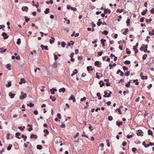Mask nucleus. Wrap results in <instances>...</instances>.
Instances as JSON below:
<instances>
[{
    "label": "nucleus",
    "instance_id": "nucleus-21",
    "mask_svg": "<svg viewBox=\"0 0 154 154\" xmlns=\"http://www.w3.org/2000/svg\"><path fill=\"white\" fill-rule=\"evenodd\" d=\"M147 11V10L146 9L145 10L141 12L142 15H144L146 13Z\"/></svg>",
    "mask_w": 154,
    "mask_h": 154
},
{
    "label": "nucleus",
    "instance_id": "nucleus-30",
    "mask_svg": "<svg viewBox=\"0 0 154 154\" xmlns=\"http://www.w3.org/2000/svg\"><path fill=\"white\" fill-rule=\"evenodd\" d=\"M49 12V8H46L45 11V14H48Z\"/></svg>",
    "mask_w": 154,
    "mask_h": 154
},
{
    "label": "nucleus",
    "instance_id": "nucleus-41",
    "mask_svg": "<svg viewBox=\"0 0 154 154\" xmlns=\"http://www.w3.org/2000/svg\"><path fill=\"white\" fill-rule=\"evenodd\" d=\"M53 1L52 0H50L49 2H46V3L48 4H49V3H50L51 4H52L53 3Z\"/></svg>",
    "mask_w": 154,
    "mask_h": 154
},
{
    "label": "nucleus",
    "instance_id": "nucleus-48",
    "mask_svg": "<svg viewBox=\"0 0 154 154\" xmlns=\"http://www.w3.org/2000/svg\"><path fill=\"white\" fill-rule=\"evenodd\" d=\"M104 93L105 94L103 95V97H107V92L106 91H104Z\"/></svg>",
    "mask_w": 154,
    "mask_h": 154
},
{
    "label": "nucleus",
    "instance_id": "nucleus-1",
    "mask_svg": "<svg viewBox=\"0 0 154 154\" xmlns=\"http://www.w3.org/2000/svg\"><path fill=\"white\" fill-rule=\"evenodd\" d=\"M68 99L69 100H72L74 102H75L76 101V99L75 98L74 96L73 95H71Z\"/></svg>",
    "mask_w": 154,
    "mask_h": 154
},
{
    "label": "nucleus",
    "instance_id": "nucleus-26",
    "mask_svg": "<svg viewBox=\"0 0 154 154\" xmlns=\"http://www.w3.org/2000/svg\"><path fill=\"white\" fill-rule=\"evenodd\" d=\"M11 65L10 64H8L7 65L6 67L9 70H11Z\"/></svg>",
    "mask_w": 154,
    "mask_h": 154
},
{
    "label": "nucleus",
    "instance_id": "nucleus-14",
    "mask_svg": "<svg viewBox=\"0 0 154 154\" xmlns=\"http://www.w3.org/2000/svg\"><path fill=\"white\" fill-rule=\"evenodd\" d=\"M50 98L51 100L53 101H54L56 100V98L54 96H50Z\"/></svg>",
    "mask_w": 154,
    "mask_h": 154
},
{
    "label": "nucleus",
    "instance_id": "nucleus-23",
    "mask_svg": "<svg viewBox=\"0 0 154 154\" xmlns=\"http://www.w3.org/2000/svg\"><path fill=\"white\" fill-rule=\"evenodd\" d=\"M148 134L149 135H153V133L151 130L150 129L148 130Z\"/></svg>",
    "mask_w": 154,
    "mask_h": 154
},
{
    "label": "nucleus",
    "instance_id": "nucleus-12",
    "mask_svg": "<svg viewBox=\"0 0 154 154\" xmlns=\"http://www.w3.org/2000/svg\"><path fill=\"white\" fill-rule=\"evenodd\" d=\"M99 84L100 85V86L101 87H102L105 85L104 83L103 82V81H100L99 83Z\"/></svg>",
    "mask_w": 154,
    "mask_h": 154
},
{
    "label": "nucleus",
    "instance_id": "nucleus-52",
    "mask_svg": "<svg viewBox=\"0 0 154 154\" xmlns=\"http://www.w3.org/2000/svg\"><path fill=\"white\" fill-rule=\"evenodd\" d=\"M108 120L110 121H111L113 119V118L112 116H110L108 117Z\"/></svg>",
    "mask_w": 154,
    "mask_h": 154
},
{
    "label": "nucleus",
    "instance_id": "nucleus-60",
    "mask_svg": "<svg viewBox=\"0 0 154 154\" xmlns=\"http://www.w3.org/2000/svg\"><path fill=\"white\" fill-rule=\"evenodd\" d=\"M123 68L124 70H128V68L125 66H123Z\"/></svg>",
    "mask_w": 154,
    "mask_h": 154
},
{
    "label": "nucleus",
    "instance_id": "nucleus-25",
    "mask_svg": "<svg viewBox=\"0 0 154 154\" xmlns=\"http://www.w3.org/2000/svg\"><path fill=\"white\" fill-rule=\"evenodd\" d=\"M107 12L110 13H111V10L110 9H107L105 10L104 12V13L105 14H106Z\"/></svg>",
    "mask_w": 154,
    "mask_h": 154
},
{
    "label": "nucleus",
    "instance_id": "nucleus-11",
    "mask_svg": "<svg viewBox=\"0 0 154 154\" xmlns=\"http://www.w3.org/2000/svg\"><path fill=\"white\" fill-rule=\"evenodd\" d=\"M54 38L53 37H51L50 39L49 42L51 44L54 42Z\"/></svg>",
    "mask_w": 154,
    "mask_h": 154
},
{
    "label": "nucleus",
    "instance_id": "nucleus-40",
    "mask_svg": "<svg viewBox=\"0 0 154 154\" xmlns=\"http://www.w3.org/2000/svg\"><path fill=\"white\" fill-rule=\"evenodd\" d=\"M147 54H144L142 57L143 59V60H145L146 59V58L147 57Z\"/></svg>",
    "mask_w": 154,
    "mask_h": 154
},
{
    "label": "nucleus",
    "instance_id": "nucleus-43",
    "mask_svg": "<svg viewBox=\"0 0 154 154\" xmlns=\"http://www.w3.org/2000/svg\"><path fill=\"white\" fill-rule=\"evenodd\" d=\"M85 133L84 132H83V134L82 135V137H86L88 138V136L85 134Z\"/></svg>",
    "mask_w": 154,
    "mask_h": 154
},
{
    "label": "nucleus",
    "instance_id": "nucleus-4",
    "mask_svg": "<svg viewBox=\"0 0 154 154\" xmlns=\"http://www.w3.org/2000/svg\"><path fill=\"white\" fill-rule=\"evenodd\" d=\"M70 42L71 43L69 42H68L67 46H66L67 48H68L71 45H72L74 44V42L72 41H70Z\"/></svg>",
    "mask_w": 154,
    "mask_h": 154
},
{
    "label": "nucleus",
    "instance_id": "nucleus-19",
    "mask_svg": "<svg viewBox=\"0 0 154 154\" xmlns=\"http://www.w3.org/2000/svg\"><path fill=\"white\" fill-rule=\"evenodd\" d=\"M94 64L95 66H96L98 67H99L100 63L98 61H95L94 63Z\"/></svg>",
    "mask_w": 154,
    "mask_h": 154
},
{
    "label": "nucleus",
    "instance_id": "nucleus-33",
    "mask_svg": "<svg viewBox=\"0 0 154 154\" xmlns=\"http://www.w3.org/2000/svg\"><path fill=\"white\" fill-rule=\"evenodd\" d=\"M12 146V144H10L7 148V149L8 150H10L11 149Z\"/></svg>",
    "mask_w": 154,
    "mask_h": 154
},
{
    "label": "nucleus",
    "instance_id": "nucleus-34",
    "mask_svg": "<svg viewBox=\"0 0 154 154\" xmlns=\"http://www.w3.org/2000/svg\"><path fill=\"white\" fill-rule=\"evenodd\" d=\"M138 43H136V45H135L134 46V47H133V49L134 50H136V49H137V47L138 46Z\"/></svg>",
    "mask_w": 154,
    "mask_h": 154
},
{
    "label": "nucleus",
    "instance_id": "nucleus-59",
    "mask_svg": "<svg viewBox=\"0 0 154 154\" xmlns=\"http://www.w3.org/2000/svg\"><path fill=\"white\" fill-rule=\"evenodd\" d=\"M128 31V29H125V31L123 32V34L124 35H126V32Z\"/></svg>",
    "mask_w": 154,
    "mask_h": 154
},
{
    "label": "nucleus",
    "instance_id": "nucleus-53",
    "mask_svg": "<svg viewBox=\"0 0 154 154\" xmlns=\"http://www.w3.org/2000/svg\"><path fill=\"white\" fill-rule=\"evenodd\" d=\"M116 110L117 111L119 112L120 114H122V112L121 111L120 109H116Z\"/></svg>",
    "mask_w": 154,
    "mask_h": 154
},
{
    "label": "nucleus",
    "instance_id": "nucleus-56",
    "mask_svg": "<svg viewBox=\"0 0 154 154\" xmlns=\"http://www.w3.org/2000/svg\"><path fill=\"white\" fill-rule=\"evenodd\" d=\"M57 116L59 118V119H60L61 117L60 116V113H58L57 115Z\"/></svg>",
    "mask_w": 154,
    "mask_h": 154
},
{
    "label": "nucleus",
    "instance_id": "nucleus-22",
    "mask_svg": "<svg viewBox=\"0 0 154 154\" xmlns=\"http://www.w3.org/2000/svg\"><path fill=\"white\" fill-rule=\"evenodd\" d=\"M27 106H29L30 107H32L34 106V104L32 103H29V104H27Z\"/></svg>",
    "mask_w": 154,
    "mask_h": 154
},
{
    "label": "nucleus",
    "instance_id": "nucleus-31",
    "mask_svg": "<svg viewBox=\"0 0 154 154\" xmlns=\"http://www.w3.org/2000/svg\"><path fill=\"white\" fill-rule=\"evenodd\" d=\"M22 137L24 139V140L25 141L27 139V137L26 136L24 135L23 134L22 135Z\"/></svg>",
    "mask_w": 154,
    "mask_h": 154
},
{
    "label": "nucleus",
    "instance_id": "nucleus-55",
    "mask_svg": "<svg viewBox=\"0 0 154 154\" xmlns=\"http://www.w3.org/2000/svg\"><path fill=\"white\" fill-rule=\"evenodd\" d=\"M39 6V4L38 2H36V4L34 5V6H35L37 8Z\"/></svg>",
    "mask_w": 154,
    "mask_h": 154
},
{
    "label": "nucleus",
    "instance_id": "nucleus-58",
    "mask_svg": "<svg viewBox=\"0 0 154 154\" xmlns=\"http://www.w3.org/2000/svg\"><path fill=\"white\" fill-rule=\"evenodd\" d=\"M133 136V135L132 134H131L130 135H128L127 136V137L128 138H130Z\"/></svg>",
    "mask_w": 154,
    "mask_h": 154
},
{
    "label": "nucleus",
    "instance_id": "nucleus-64",
    "mask_svg": "<svg viewBox=\"0 0 154 154\" xmlns=\"http://www.w3.org/2000/svg\"><path fill=\"white\" fill-rule=\"evenodd\" d=\"M151 12L152 14L154 13V8H152L151 10Z\"/></svg>",
    "mask_w": 154,
    "mask_h": 154
},
{
    "label": "nucleus",
    "instance_id": "nucleus-44",
    "mask_svg": "<svg viewBox=\"0 0 154 154\" xmlns=\"http://www.w3.org/2000/svg\"><path fill=\"white\" fill-rule=\"evenodd\" d=\"M123 11V10L122 9H119L117 10L116 12L117 13L119 12H122Z\"/></svg>",
    "mask_w": 154,
    "mask_h": 154
},
{
    "label": "nucleus",
    "instance_id": "nucleus-32",
    "mask_svg": "<svg viewBox=\"0 0 154 154\" xmlns=\"http://www.w3.org/2000/svg\"><path fill=\"white\" fill-rule=\"evenodd\" d=\"M21 43L20 39V38H19L17 39V45H19Z\"/></svg>",
    "mask_w": 154,
    "mask_h": 154
},
{
    "label": "nucleus",
    "instance_id": "nucleus-50",
    "mask_svg": "<svg viewBox=\"0 0 154 154\" xmlns=\"http://www.w3.org/2000/svg\"><path fill=\"white\" fill-rule=\"evenodd\" d=\"M152 20V19L151 18L149 19V20H148L147 19H146V21L147 23H149Z\"/></svg>",
    "mask_w": 154,
    "mask_h": 154
},
{
    "label": "nucleus",
    "instance_id": "nucleus-49",
    "mask_svg": "<svg viewBox=\"0 0 154 154\" xmlns=\"http://www.w3.org/2000/svg\"><path fill=\"white\" fill-rule=\"evenodd\" d=\"M103 53V51H101L100 52H98V55L97 56L98 57V56H101L102 55Z\"/></svg>",
    "mask_w": 154,
    "mask_h": 154
},
{
    "label": "nucleus",
    "instance_id": "nucleus-17",
    "mask_svg": "<svg viewBox=\"0 0 154 154\" xmlns=\"http://www.w3.org/2000/svg\"><path fill=\"white\" fill-rule=\"evenodd\" d=\"M53 68H55L57 66V63L56 62H55L53 63L52 66Z\"/></svg>",
    "mask_w": 154,
    "mask_h": 154
},
{
    "label": "nucleus",
    "instance_id": "nucleus-51",
    "mask_svg": "<svg viewBox=\"0 0 154 154\" xmlns=\"http://www.w3.org/2000/svg\"><path fill=\"white\" fill-rule=\"evenodd\" d=\"M126 51L127 54H131V52L130 51H129V49L128 48H127L126 49Z\"/></svg>",
    "mask_w": 154,
    "mask_h": 154
},
{
    "label": "nucleus",
    "instance_id": "nucleus-18",
    "mask_svg": "<svg viewBox=\"0 0 154 154\" xmlns=\"http://www.w3.org/2000/svg\"><path fill=\"white\" fill-rule=\"evenodd\" d=\"M74 71H76V72H74L73 71L72 73L71 74V76H73L74 75L77 74L78 72L77 70L76 69H75L74 70Z\"/></svg>",
    "mask_w": 154,
    "mask_h": 154
},
{
    "label": "nucleus",
    "instance_id": "nucleus-2",
    "mask_svg": "<svg viewBox=\"0 0 154 154\" xmlns=\"http://www.w3.org/2000/svg\"><path fill=\"white\" fill-rule=\"evenodd\" d=\"M22 94V96L20 97V99L22 100L25 98L26 96V93H21Z\"/></svg>",
    "mask_w": 154,
    "mask_h": 154
},
{
    "label": "nucleus",
    "instance_id": "nucleus-39",
    "mask_svg": "<svg viewBox=\"0 0 154 154\" xmlns=\"http://www.w3.org/2000/svg\"><path fill=\"white\" fill-rule=\"evenodd\" d=\"M102 33L103 34H104L105 35H107L108 34V32L106 30H105L103 32H102Z\"/></svg>",
    "mask_w": 154,
    "mask_h": 154
},
{
    "label": "nucleus",
    "instance_id": "nucleus-57",
    "mask_svg": "<svg viewBox=\"0 0 154 154\" xmlns=\"http://www.w3.org/2000/svg\"><path fill=\"white\" fill-rule=\"evenodd\" d=\"M130 72L129 71L125 73V75L126 76L129 75L130 74Z\"/></svg>",
    "mask_w": 154,
    "mask_h": 154
},
{
    "label": "nucleus",
    "instance_id": "nucleus-54",
    "mask_svg": "<svg viewBox=\"0 0 154 154\" xmlns=\"http://www.w3.org/2000/svg\"><path fill=\"white\" fill-rule=\"evenodd\" d=\"M70 9H71L72 11H75L77 10V9L76 8L74 7H71L70 8Z\"/></svg>",
    "mask_w": 154,
    "mask_h": 154
},
{
    "label": "nucleus",
    "instance_id": "nucleus-35",
    "mask_svg": "<svg viewBox=\"0 0 154 154\" xmlns=\"http://www.w3.org/2000/svg\"><path fill=\"white\" fill-rule=\"evenodd\" d=\"M66 45V44L64 42H63L61 44V46L63 48H64L65 47V45Z\"/></svg>",
    "mask_w": 154,
    "mask_h": 154
},
{
    "label": "nucleus",
    "instance_id": "nucleus-28",
    "mask_svg": "<svg viewBox=\"0 0 154 154\" xmlns=\"http://www.w3.org/2000/svg\"><path fill=\"white\" fill-rule=\"evenodd\" d=\"M133 82L134 83H135V84L136 85H138L139 84V83L138 82V80L137 79H136V80H133Z\"/></svg>",
    "mask_w": 154,
    "mask_h": 154
},
{
    "label": "nucleus",
    "instance_id": "nucleus-7",
    "mask_svg": "<svg viewBox=\"0 0 154 154\" xmlns=\"http://www.w3.org/2000/svg\"><path fill=\"white\" fill-rule=\"evenodd\" d=\"M143 133L142 131L141 130H139L138 131V133H137V134L138 136H143V134H141Z\"/></svg>",
    "mask_w": 154,
    "mask_h": 154
},
{
    "label": "nucleus",
    "instance_id": "nucleus-62",
    "mask_svg": "<svg viewBox=\"0 0 154 154\" xmlns=\"http://www.w3.org/2000/svg\"><path fill=\"white\" fill-rule=\"evenodd\" d=\"M102 23V22H98L97 23V25L98 26H99Z\"/></svg>",
    "mask_w": 154,
    "mask_h": 154
},
{
    "label": "nucleus",
    "instance_id": "nucleus-38",
    "mask_svg": "<svg viewBox=\"0 0 154 154\" xmlns=\"http://www.w3.org/2000/svg\"><path fill=\"white\" fill-rule=\"evenodd\" d=\"M64 19L66 21L67 24H69L70 20H69L67 19L66 18H64Z\"/></svg>",
    "mask_w": 154,
    "mask_h": 154
},
{
    "label": "nucleus",
    "instance_id": "nucleus-20",
    "mask_svg": "<svg viewBox=\"0 0 154 154\" xmlns=\"http://www.w3.org/2000/svg\"><path fill=\"white\" fill-rule=\"evenodd\" d=\"M20 134L19 132H17L15 134V137L17 138L18 139H20V138L18 136H19Z\"/></svg>",
    "mask_w": 154,
    "mask_h": 154
},
{
    "label": "nucleus",
    "instance_id": "nucleus-5",
    "mask_svg": "<svg viewBox=\"0 0 154 154\" xmlns=\"http://www.w3.org/2000/svg\"><path fill=\"white\" fill-rule=\"evenodd\" d=\"M2 35L4 37L3 38L4 39L7 38L8 37L7 34L5 32H3L2 34Z\"/></svg>",
    "mask_w": 154,
    "mask_h": 154
},
{
    "label": "nucleus",
    "instance_id": "nucleus-37",
    "mask_svg": "<svg viewBox=\"0 0 154 154\" xmlns=\"http://www.w3.org/2000/svg\"><path fill=\"white\" fill-rule=\"evenodd\" d=\"M130 19L129 18H128V20H127V21H126V23H127V25H130Z\"/></svg>",
    "mask_w": 154,
    "mask_h": 154
},
{
    "label": "nucleus",
    "instance_id": "nucleus-27",
    "mask_svg": "<svg viewBox=\"0 0 154 154\" xmlns=\"http://www.w3.org/2000/svg\"><path fill=\"white\" fill-rule=\"evenodd\" d=\"M37 137V136L35 135H34L33 134H32L30 136L31 138H34L36 139Z\"/></svg>",
    "mask_w": 154,
    "mask_h": 154
},
{
    "label": "nucleus",
    "instance_id": "nucleus-8",
    "mask_svg": "<svg viewBox=\"0 0 154 154\" xmlns=\"http://www.w3.org/2000/svg\"><path fill=\"white\" fill-rule=\"evenodd\" d=\"M41 47L42 48V50H43L44 49L46 50H48V48L47 46H44L43 45H41Z\"/></svg>",
    "mask_w": 154,
    "mask_h": 154
},
{
    "label": "nucleus",
    "instance_id": "nucleus-29",
    "mask_svg": "<svg viewBox=\"0 0 154 154\" xmlns=\"http://www.w3.org/2000/svg\"><path fill=\"white\" fill-rule=\"evenodd\" d=\"M101 41L103 43V46H105V43L104 42L106 41V40L105 39H101Z\"/></svg>",
    "mask_w": 154,
    "mask_h": 154
},
{
    "label": "nucleus",
    "instance_id": "nucleus-42",
    "mask_svg": "<svg viewBox=\"0 0 154 154\" xmlns=\"http://www.w3.org/2000/svg\"><path fill=\"white\" fill-rule=\"evenodd\" d=\"M43 131L44 133L47 134H49L48 131L47 129H45Z\"/></svg>",
    "mask_w": 154,
    "mask_h": 154
},
{
    "label": "nucleus",
    "instance_id": "nucleus-16",
    "mask_svg": "<svg viewBox=\"0 0 154 154\" xmlns=\"http://www.w3.org/2000/svg\"><path fill=\"white\" fill-rule=\"evenodd\" d=\"M116 124L118 126H119L122 125L123 122H119L117 121L116 122Z\"/></svg>",
    "mask_w": 154,
    "mask_h": 154
},
{
    "label": "nucleus",
    "instance_id": "nucleus-10",
    "mask_svg": "<svg viewBox=\"0 0 154 154\" xmlns=\"http://www.w3.org/2000/svg\"><path fill=\"white\" fill-rule=\"evenodd\" d=\"M9 96L11 97V98H14L15 94H13L11 92H10L9 93Z\"/></svg>",
    "mask_w": 154,
    "mask_h": 154
},
{
    "label": "nucleus",
    "instance_id": "nucleus-6",
    "mask_svg": "<svg viewBox=\"0 0 154 154\" xmlns=\"http://www.w3.org/2000/svg\"><path fill=\"white\" fill-rule=\"evenodd\" d=\"M28 8L27 6L23 7L22 8V10L23 11H27L28 10Z\"/></svg>",
    "mask_w": 154,
    "mask_h": 154
},
{
    "label": "nucleus",
    "instance_id": "nucleus-45",
    "mask_svg": "<svg viewBox=\"0 0 154 154\" xmlns=\"http://www.w3.org/2000/svg\"><path fill=\"white\" fill-rule=\"evenodd\" d=\"M153 32L152 33V32H149V35L150 36L153 35H154V29L153 30Z\"/></svg>",
    "mask_w": 154,
    "mask_h": 154
},
{
    "label": "nucleus",
    "instance_id": "nucleus-15",
    "mask_svg": "<svg viewBox=\"0 0 154 154\" xmlns=\"http://www.w3.org/2000/svg\"><path fill=\"white\" fill-rule=\"evenodd\" d=\"M87 69L88 71H89L90 70L92 71L93 70V68L91 66H88L87 67Z\"/></svg>",
    "mask_w": 154,
    "mask_h": 154
},
{
    "label": "nucleus",
    "instance_id": "nucleus-36",
    "mask_svg": "<svg viewBox=\"0 0 154 154\" xmlns=\"http://www.w3.org/2000/svg\"><path fill=\"white\" fill-rule=\"evenodd\" d=\"M42 147L40 145H37V148L38 149H42Z\"/></svg>",
    "mask_w": 154,
    "mask_h": 154
},
{
    "label": "nucleus",
    "instance_id": "nucleus-47",
    "mask_svg": "<svg viewBox=\"0 0 154 154\" xmlns=\"http://www.w3.org/2000/svg\"><path fill=\"white\" fill-rule=\"evenodd\" d=\"M24 18L25 19V21L26 22H27L29 20V18H27L26 16H25Z\"/></svg>",
    "mask_w": 154,
    "mask_h": 154
},
{
    "label": "nucleus",
    "instance_id": "nucleus-63",
    "mask_svg": "<svg viewBox=\"0 0 154 154\" xmlns=\"http://www.w3.org/2000/svg\"><path fill=\"white\" fill-rule=\"evenodd\" d=\"M54 59L55 61H56V60L58 59V57H57V55H54Z\"/></svg>",
    "mask_w": 154,
    "mask_h": 154
},
{
    "label": "nucleus",
    "instance_id": "nucleus-61",
    "mask_svg": "<svg viewBox=\"0 0 154 154\" xmlns=\"http://www.w3.org/2000/svg\"><path fill=\"white\" fill-rule=\"evenodd\" d=\"M34 113L35 115H37L38 114V112L37 110H35L34 112Z\"/></svg>",
    "mask_w": 154,
    "mask_h": 154
},
{
    "label": "nucleus",
    "instance_id": "nucleus-24",
    "mask_svg": "<svg viewBox=\"0 0 154 154\" xmlns=\"http://www.w3.org/2000/svg\"><path fill=\"white\" fill-rule=\"evenodd\" d=\"M11 85V82H8V84L6 85V87L8 88L10 87Z\"/></svg>",
    "mask_w": 154,
    "mask_h": 154
},
{
    "label": "nucleus",
    "instance_id": "nucleus-9",
    "mask_svg": "<svg viewBox=\"0 0 154 154\" xmlns=\"http://www.w3.org/2000/svg\"><path fill=\"white\" fill-rule=\"evenodd\" d=\"M50 91L51 92V94H54L55 93L54 92L56 91L57 90L55 88H53L52 89H51Z\"/></svg>",
    "mask_w": 154,
    "mask_h": 154
},
{
    "label": "nucleus",
    "instance_id": "nucleus-13",
    "mask_svg": "<svg viewBox=\"0 0 154 154\" xmlns=\"http://www.w3.org/2000/svg\"><path fill=\"white\" fill-rule=\"evenodd\" d=\"M65 88H60L59 90V92L60 93L61 92H63V93H64L65 91Z\"/></svg>",
    "mask_w": 154,
    "mask_h": 154
},
{
    "label": "nucleus",
    "instance_id": "nucleus-3",
    "mask_svg": "<svg viewBox=\"0 0 154 154\" xmlns=\"http://www.w3.org/2000/svg\"><path fill=\"white\" fill-rule=\"evenodd\" d=\"M20 81L19 82V84L20 85H22L23 83H25L26 82L24 78L21 79Z\"/></svg>",
    "mask_w": 154,
    "mask_h": 154
},
{
    "label": "nucleus",
    "instance_id": "nucleus-46",
    "mask_svg": "<svg viewBox=\"0 0 154 154\" xmlns=\"http://www.w3.org/2000/svg\"><path fill=\"white\" fill-rule=\"evenodd\" d=\"M131 62L129 60H126L124 62V63L125 64H130Z\"/></svg>",
    "mask_w": 154,
    "mask_h": 154
}]
</instances>
